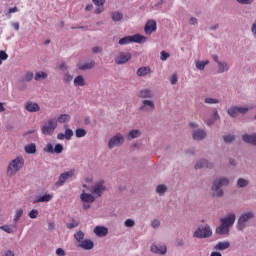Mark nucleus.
<instances>
[{
  "label": "nucleus",
  "mask_w": 256,
  "mask_h": 256,
  "mask_svg": "<svg viewBox=\"0 0 256 256\" xmlns=\"http://www.w3.org/2000/svg\"><path fill=\"white\" fill-rule=\"evenodd\" d=\"M131 43H138L139 45L147 43V37L141 34H134L132 36H125L118 41V45H129Z\"/></svg>",
  "instance_id": "5"
},
{
  "label": "nucleus",
  "mask_w": 256,
  "mask_h": 256,
  "mask_svg": "<svg viewBox=\"0 0 256 256\" xmlns=\"http://www.w3.org/2000/svg\"><path fill=\"white\" fill-rule=\"evenodd\" d=\"M153 71L151 70V67L149 66H142L137 69L136 75L137 77H147V75H151Z\"/></svg>",
  "instance_id": "24"
},
{
  "label": "nucleus",
  "mask_w": 256,
  "mask_h": 256,
  "mask_svg": "<svg viewBox=\"0 0 256 256\" xmlns=\"http://www.w3.org/2000/svg\"><path fill=\"white\" fill-rule=\"evenodd\" d=\"M74 238L77 241V243L81 244L82 242L85 241V233H83V231H78L74 234Z\"/></svg>",
  "instance_id": "40"
},
{
  "label": "nucleus",
  "mask_w": 256,
  "mask_h": 256,
  "mask_svg": "<svg viewBox=\"0 0 256 256\" xmlns=\"http://www.w3.org/2000/svg\"><path fill=\"white\" fill-rule=\"evenodd\" d=\"M24 151L27 155H35L37 153V145L35 143L27 144L24 147Z\"/></svg>",
  "instance_id": "32"
},
{
  "label": "nucleus",
  "mask_w": 256,
  "mask_h": 256,
  "mask_svg": "<svg viewBox=\"0 0 256 256\" xmlns=\"http://www.w3.org/2000/svg\"><path fill=\"white\" fill-rule=\"evenodd\" d=\"M48 74L46 72L40 71L37 72L34 76L35 81H43L45 79H47Z\"/></svg>",
  "instance_id": "41"
},
{
  "label": "nucleus",
  "mask_w": 256,
  "mask_h": 256,
  "mask_svg": "<svg viewBox=\"0 0 256 256\" xmlns=\"http://www.w3.org/2000/svg\"><path fill=\"white\" fill-rule=\"evenodd\" d=\"M224 143H233L235 141V135L233 134H226L223 136Z\"/></svg>",
  "instance_id": "46"
},
{
  "label": "nucleus",
  "mask_w": 256,
  "mask_h": 256,
  "mask_svg": "<svg viewBox=\"0 0 256 256\" xmlns=\"http://www.w3.org/2000/svg\"><path fill=\"white\" fill-rule=\"evenodd\" d=\"M62 81L63 83L69 84L71 81H73V74L70 72H66L62 75Z\"/></svg>",
  "instance_id": "42"
},
{
  "label": "nucleus",
  "mask_w": 256,
  "mask_h": 256,
  "mask_svg": "<svg viewBox=\"0 0 256 256\" xmlns=\"http://www.w3.org/2000/svg\"><path fill=\"white\" fill-rule=\"evenodd\" d=\"M195 169H215V163L207 160V159H200L195 164Z\"/></svg>",
  "instance_id": "17"
},
{
  "label": "nucleus",
  "mask_w": 256,
  "mask_h": 256,
  "mask_svg": "<svg viewBox=\"0 0 256 256\" xmlns=\"http://www.w3.org/2000/svg\"><path fill=\"white\" fill-rule=\"evenodd\" d=\"M139 111H141V113H151L155 111V101L151 99L142 100Z\"/></svg>",
  "instance_id": "12"
},
{
  "label": "nucleus",
  "mask_w": 256,
  "mask_h": 256,
  "mask_svg": "<svg viewBox=\"0 0 256 256\" xmlns=\"http://www.w3.org/2000/svg\"><path fill=\"white\" fill-rule=\"evenodd\" d=\"M0 229L1 231H4L5 233H15V231H17V225H3V226H0Z\"/></svg>",
  "instance_id": "34"
},
{
  "label": "nucleus",
  "mask_w": 256,
  "mask_h": 256,
  "mask_svg": "<svg viewBox=\"0 0 256 256\" xmlns=\"http://www.w3.org/2000/svg\"><path fill=\"white\" fill-rule=\"evenodd\" d=\"M21 217H23V208H18L14 214V223H18Z\"/></svg>",
  "instance_id": "44"
},
{
  "label": "nucleus",
  "mask_w": 256,
  "mask_h": 256,
  "mask_svg": "<svg viewBox=\"0 0 256 256\" xmlns=\"http://www.w3.org/2000/svg\"><path fill=\"white\" fill-rule=\"evenodd\" d=\"M57 118L48 119L47 123H45L41 127V131L43 135H53L55 133V129H57Z\"/></svg>",
  "instance_id": "9"
},
{
  "label": "nucleus",
  "mask_w": 256,
  "mask_h": 256,
  "mask_svg": "<svg viewBox=\"0 0 256 256\" xmlns=\"http://www.w3.org/2000/svg\"><path fill=\"white\" fill-rule=\"evenodd\" d=\"M80 249H84V251H91L95 247V243L92 240L85 239L81 244H78Z\"/></svg>",
  "instance_id": "26"
},
{
  "label": "nucleus",
  "mask_w": 256,
  "mask_h": 256,
  "mask_svg": "<svg viewBox=\"0 0 256 256\" xmlns=\"http://www.w3.org/2000/svg\"><path fill=\"white\" fill-rule=\"evenodd\" d=\"M138 97L140 99H143V101L145 99H153L154 97V94H153V91L149 88H144V89H141L138 93Z\"/></svg>",
  "instance_id": "22"
},
{
  "label": "nucleus",
  "mask_w": 256,
  "mask_h": 256,
  "mask_svg": "<svg viewBox=\"0 0 256 256\" xmlns=\"http://www.w3.org/2000/svg\"><path fill=\"white\" fill-rule=\"evenodd\" d=\"M242 141L244 143H248L249 145H253L254 147H256V133L243 134Z\"/></svg>",
  "instance_id": "23"
},
{
  "label": "nucleus",
  "mask_w": 256,
  "mask_h": 256,
  "mask_svg": "<svg viewBox=\"0 0 256 256\" xmlns=\"http://www.w3.org/2000/svg\"><path fill=\"white\" fill-rule=\"evenodd\" d=\"M75 173H77V170L75 168H72L66 172H63L59 175L58 180L55 182L56 187H63L69 179L75 177Z\"/></svg>",
  "instance_id": "7"
},
{
  "label": "nucleus",
  "mask_w": 256,
  "mask_h": 256,
  "mask_svg": "<svg viewBox=\"0 0 256 256\" xmlns=\"http://www.w3.org/2000/svg\"><path fill=\"white\" fill-rule=\"evenodd\" d=\"M94 233L97 235V237H106V235L109 233V229L105 226H96L94 228Z\"/></svg>",
  "instance_id": "28"
},
{
  "label": "nucleus",
  "mask_w": 256,
  "mask_h": 256,
  "mask_svg": "<svg viewBox=\"0 0 256 256\" xmlns=\"http://www.w3.org/2000/svg\"><path fill=\"white\" fill-rule=\"evenodd\" d=\"M125 144V136L121 132H117L108 141V149H115Z\"/></svg>",
  "instance_id": "8"
},
{
  "label": "nucleus",
  "mask_w": 256,
  "mask_h": 256,
  "mask_svg": "<svg viewBox=\"0 0 256 256\" xmlns=\"http://www.w3.org/2000/svg\"><path fill=\"white\" fill-rule=\"evenodd\" d=\"M236 185L238 189H245V187H249V180L245 178H239Z\"/></svg>",
  "instance_id": "35"
},
{
  "label": "nucleus",
  "mask_w": 256,
  "mask_h": 256,
  "mask_svg": "<svg viewBox=\"0 0 256 256\" xmlns=\"http://www.w3.org/2000/svg\"><path fill=\"white\" fill-rule=\"evenodd\" d=\"M227 114L229 115V117H232L233 119L238 117L239 116V111L237 109V106H231L230 108H228Z\"/></svg>",
  "instance_id": "38"
},
{
  "label": "nucleus",
  "mask_w": 256,
  "mask_h": 256,
  "mask_svg": "<svg viewBox=\"0 0 256 256\" xmlns=\"http://www.w3.org/2000/svg\"><path fill=\"white\" fill-rule=\"evenodd\" d=\"M33 77H35V75L33 74V72H27V73L23 76V81H26V82L33 81Z\"/></svg>",
  "instance_id": "51"
},
{
  "label": "nucleus",
  "mask_w": 256,
  "mask_h": 256,
  "mask_svg": "<svg viewBox=\"0 0 256 256\" xmlns=\"http://www.w3.org/2000/svg\"><path fill=\"white\" fill-rule=\"evenodd\" d=\"M150 251L152 253H155L156 255H167V246L165 245L157 246L155 244H152L150 247Z\"/></svg>",
  "instance_id": "20"
},
{
  "label": "nucleus",
  "mask_w": 256,
  "mask_h": 256,
  "mask_svg": "<svg viewBox=\"0 0 256 256\" xmlns=\"http://www.w3.org/2000/svg\"><path fill=\"white\" fill-rule=\"evenodd\" d=\"M169 57H171V54H170L169 52H167V51H165V50H162V51L160 52V59H161L162 61H167V59H169Z\"/></svg>",
  "instance_id": "49"
},
{
  "label": "nucleus",
  "mask_w": 256,
  "mask_h": 256,
  "mask_svg": "<svg viewBox=\"0 0 256 256\" xmlns=\"http://www.w3.org/2000/svg\"><path fill=\"white\" fill-rule=\"evenodd\" d=\"M75 135L77 139H81V137H85V135H87V130L83 128H77L75 131Z\"/></svg>",
  "instance_id": "45"
},
{
  "label": "nucleus",
  "mask_w": 256,
  "mask_h": 256,
  "mask_svg": "<svg viewBox=\"0 0 256 256\" xmlns=\"http://www.w3.org/2000/svg\"><path fill=\"white\" fill-rule=\"evenodd\" d=\"M195 65H196V69H198L199 71H205V67L209 65V60H205V61L196 60Z\"/></svg>",
  "instance_id": "36"
},
{
  "label": "nucleus",
  "mask_w": 256,
  "mask_h": 256,
  "mask_svg": "<svg viewBox=\"0 0 256 256\" xmlns=\"http://www.w3.org/2000/svg\"><path fill=\"white\" fill-rule=\"evenodd\" d=\"M175 244L176 247H183L185 245V240L183 238L177 239Z\"/></svg>",
  "instance_id": "60"
},
{
  "label": "nucleus",
  "mask_w": 256,
  "mask_h": 256,
  "mask_svg": "<svg viewBox=\"0 0 256 256\" xmlns=\"http://www.w3.org/2000/svg\"><path fill=\"white\" fill-rule=\"evenodd\" d=\"M212 183L218 188L223 189V187H229L231 185V179L227 176H220L215 178Z\"/></svg>",
  "instance_id": "13"
},
{
  "label": "nucleus",
  "mask_w": 256,
  "mask_h": 256,
  "mask_svg": "<svg viewBox=\"0 0 256 256\" xmlns=\"http://www.w3.org/2000/svg\"><path fill=\"white\" fill-rule=\"evenodd\" d=\"M64 147L63 144H56L53 147V144L47 143L46 146L43 148L44 153H50L51 155H61L63 153Z\"/></svg>",
  "instance_id": "11"
},
{
  "label": "nucleus",
  "mask_w": 256,
  "mask_h": 256,
  "mask_svg": "<svg viewBox=\"0 0 256 256\" xmlns=\"http://www.w3.org/2000/svg\"><path fill=\"white\" fill-rule=\"evenodd\" d=\"M230 247H231V243L229 241H222V242H218L214 246V250L215 251H225V250L229 249Z\"/></svg>",
  "instance_id": "30"
},
{
  "label": "nucleus",
  "mask_w": 256,
  "mask_h": 256,
  "mask_svg": "<svg viewBox=\"0 0 256 256\" xmlns=\"http://www.w3.org/2000/svg\"><path fill=\"white\" fill-rule=\"evenodd\" d=\"M74 87H85V77L83 75H78L74 78Z\"/></svg>",
  "instance_id": "33"
},
{
  "label": "nucleus",
  "mask_w": 256,
  "mask_h": 256,
  "mask_svg": "<svg viewBox=\"0 0 256 256\" xmlns=\"http://www.w3.org/2000/svg\"><path fill=\"white\" fill-rule=\"evenodd\" d=\"M251 33H252V37H254V39H256V20L252 23Z\"/></svg>",
  "instance_id": "58"
},
{
  "label": "nucleus",
  "mask_w": 256,
  "mask_h": 256,
  "mask_svg": "<svg viewBox=\"0 0 256 256\" xmlns=\"http://www.w3.org/2000/svg\"><path fill=\"white\" fill-rule=\"evenodd\" d=\"M133 55L130 52H119L114 58V63L116 65H125L131 61Z\"/></svg>",
  "instance_id": "10"
},
{
  "label": "nucleus",
  "mask_w": 256,
  "mask_h": 256,
  "mask_svg": "<svg viewBox=\"0 0 256 256\" xmlns=\"http://www.w3.org/2000/svg\"><path fill=\"white\" fill-rule=\"evenodd\" d=\"M93 67H95V61H89V62H79L77 64V68L80 71H87L89 69H93Z\"/></svg>",
  "instance_id": "25"
},
{
  "label": "nucleus",
  "mask_w": 256,
  "mask_h": 256,
  "mask_svg": "<svg viewBox=\"0 0 256 256\" xmlns=\"http://www.w3.org/2000/svg\"><path fill=\"white\" fill-rule=\"evenodd\" d=\"M7 59H9V55H7L5 51L1 50L0 51V61H7Z\"/></svg>",
  "instance_id": "57"
},
{
  "label": "nucleus",
  "mask_w": 256,
  "mask_h": 256,
  "mask_svg": "<svg viewBox=\"0 0 256 256\" xmlns=\"http://www.w3.org/2000/svg\"><path fill=\"white\" fill-rule=\"evenodd\" d=\"M96 7H104L106 0H92Z\"/></svg>",
  "instance_id": "56"
},
{
  "label": "nucleus",
  "mask_w": 256,
  "mask_h": 256,
  "mask_svg": "<svg viewBox=\"0 0 256 256\" xmlns=\"http://www.w3.org/2000/svg\"><path fill=\"white\" fill-rule=\"evenodd\" d=\"M12 13H19V8L17 6L13 7V8H9L8 10V17L11 16Z\"/></svg>",
  "instance_id": "59"
},
{
  "label": "nucleus",
  "mask_w": 256,
  "mask_h": 256,
  "mask_svg": "<svg viewBox=\"0 0 256 256\" xmlns=\"http://www.w3.org/2000/svg\"><path fill=\"white\" fill-rule=\"evenodd\" d=\"M57 123H69L71 121V115L69 114H61L56 118Z\"/></svg>",
  "instance_id": "39"
},
{
  "label": "nucleus",
  "mask_w": 256,
  "mask_h": 256,
  "mask_svg": "<svg viewBox=\"0 0 256 256\" xmlns=\"http://www.w3.org/2000/svg\"><path fill=\"white\" fill-rule=\"evenodd\" d=\"M58 69H59L60 71L65 72V71H67V70L69 69V66H68L67 63H65V62H61V63L58 65Z\"/></svg>",
  "instance_id": "54"
},
{
  "label": "nucleus",
  "mask_w": 256,
  "mask_h": 256,
  "mask_svg": "<svg viewBox=\"0 0 256 256\" xmlns=\"http://www.w3.org/2000/svg\"><path fill=\"white\" fill-rule=\"evenodd\" d=\"M82 187L87 189L89 193H86L85 190L80 194V200L82 201L83 209H91V204L95 203L99 197H103L105 191H107V185L105 180L96 181L91 187L87 184H83Z\"/></svg>",
  "instance_id": "1"
},
{
  "label": "nucleus",
  "mask_w": 256,
  "mask_h": 256,
  "mask_svg": "<svg viewBox=\"0 0 256 256\" xmlns=\"http://www.w3.org/2000/svg\"><path fill=\"white\" fill-rule=\"evenodd\" d=\"M210 119H213L214 122L219 121V119H221V116L219 115V111H217V108L213 109V113Z\"/></svg>",
  "instance_id": "48"
},
{
  "label": "nucleus",
  "mask_w": 256,
  "mask_h": 256,
  "mask_svg": "<svg viewBox=\"0 0 256 256\" xmlns=\"http://www.w3.org/2000/svg\"><path fill=\"white\" fill-rule=\"evenodd\" d=\"M28 216L30 217V219H37V217H39V210L37 209H32L29 213Z\"/></svg>",
  "instance_id": "50"
},
{
  "label": "nucleus",
  "mask_w": 256,
  "mask_h": 256,
  "mask_svg": "<svg viewBox=\"0 0 256 256\" xmlns=\"http://www.w3.org/2000/svg\"><path fill=\"white\" fill-rule=\"evenodd\" d=\"M51 199H53V195L44 194L42 196L36 197L35 200L33 201V203H49V201H51Z\"/></svg>",
  "instance_id": "31"
},
{
  "label": "nucleus",
  "mask_w": 256,
  "mask_h": 256,
  "mask_svg": "<svg viewBox=\"0 0 256 256\" xmlns=\"http://www.w3.org/2000/svg\"><path fill=\"white\" fill-rule=\"evenodd\" d=\"M93 53H103V47L101 46H95L92 48Z\"/></svg>",
  "instance_id": "61"
},
{
  "label": "nucleus",
  "mask_w": 256,
  "mask_h": 256,
  "mask_svg": "<svg viewBox=\"0 0 256 256\" xmlns=\"http://www.w3.org/2000/svg\"><path fill=\"white\" fill-rule=\"evenodd\" d=\"M209 237H213V229L209 224L199 226L193 233L194 239H209Z\"/></svg>",
  "instance_id": "6"
},
{
  "label": "nucleus",
  "mask_w": 256,
  "mask_h": 256,
  "mask_svg": "<svg viewBox=\"0 0 256 256\" xmlns=\"http://www.w3.org/2000/svg\"><path fill=\"white\" fill-rule=\"evenodd\" d=\"M197 23H199V20H197V18L191 17V18L189 19V24H190V25H197Z\"/></svg>",
  "instance_id": "64"
},
{
  "label": "nucleus",
  "mask_w": 256,
  "mask_h": 256,
  "mask_svg": "<svg viewBox=\"0 0 256 256\" xmlns=\"http://www.w3.org/2000/svg\"><path fill=\"white\" fill-rule=\"evenodd\" d=\"M141 135H142L141 130L132 129L127 133L126 139L128 141H133V139H139V137H141Z\"/></svg>",
  "instance_id": "27"
},
{
  "label": "nucleus",
  "mask_w": 256,
  "mask_h": 256,
  "mask_svg": "<svg viewBox=\"0 0 256 256\" xmlns=\"http://www.w3.org/2000/svg\"><path fill=\"white\" fill-rule=\"evenodd\" d=\"M24 109L28 111V113H39L41 106H39L37 102L28 101L25 103Z\"/></svg>",
  "instance_id": "18"
},
{
  "label": "nucleus",
  "mask_w": 256,
  "mask_h": 256,
  "mask_svg": "<svg viewBox=\"0 0 256 256\" xmlns=\"http://www.w3.org/2000/svg\"><path fill=\"white\" fill-rule=\"evenodd\" d=\"M111 19L115 23H117L119 21H123V13H121L119 11H114V12L111 13Z\"/></svg>",
  "instance_id": "37"
},
{
  "label": "nucleus",
  "mask_w": 256,
  "mask_h": 256,
  "mask_svg": "<svg viewBox=\"0 0 256 256\" xmlns=\"http://www.w3.org/2000/svg\"><path fill=\"white\" fill-rule=\"evenodd\" d=\"M252 219H255V212L251 210L245 211L240 214L237 222V230L243 231V229L247 227V224L249 223V221H252Z\"/></svg>",
  "instance_id": "4"
},
{
  "label": "nucleus",
  "mask_w": 256,
  "mask_h": 256,
  "mask_svg": "<svg viewBox=\"0 0 256 256\" xmlns=\"http://www.w3.org/2000/svg\"><path fill=\"white\" fill-rule=\"evenodd\" d=\"M125 227H135V220L126 219L124 222Z\"/></svg>",
  "instance_id": "53"
},
{
  "label": "nucleus",
  "mask_w": 256,
  "mask_h": 256,
  "mask_svg": "<svg viewBox=\"0 0 256 256\" xmlns=\"http://www.w3.org/2000/svg\"><path fill=\"white\" fill-rule=\"evenodd\" d=\"M151 227L152 229H159V227H161V221H159L158 219L152 220Z\"/></svg>",
  "instance_id": "52"
},
{
  "label": "nucleus",
  "mask_w": 256,
  "mask_h": 256,
  "mask_svg": "<svg viewBox=\"0 0 256 256\" xmlns=\"http://www.w3.org/2000/svg\"><path fill=\"white\" fill-rule=\"evenodd\" d=\"M64 129H65L64 133L57 134V139L59 141H63L64 139H66V141H71V139L74 135L73 130L71 128H69V125H64Z\"/></svg>",
  "instance_id": "15"
},
{
  "label": "nucleus",
  "mask_w": 256,
  "mask_h": 256,
  "mask_svg": "<svg viewBox=\"0 0 256 256\" xmlns=\"http://www.w3.org/2000/svg\"><path fill=\"white\" fill-rule=\"evenodd\" d=\"M211 192L212 197H216V199L225 197V190H223V188H219V186L215 185L213 182L211 185Z\"/></svg>",
  "instance_id": "19"
},
{
  "label": "nucleus",
  "mask_w": 256,
  "mask_h": 256,
  "mask_svg": "<svg viewBox=\"0 0 256 256\" xmlns=\"http://www.w3.org/2000/svg\"><path fill=\"white\" fill-rule=\"evenodd\" d=\"M56 255L65 256V250H63V248L56 249Z\"/></svg>",
  "instance_id": "63"
},
{
  "label": "nucleus",
  "mask_w": 256,
  "mask_h": 256,
  "mask_svg": "<svg viewBox=\"0 0 256 256\" xmlns=\"http://www.w3.org/2000/svg\"><path fill=\"white\" fill-rule=\"evenodd\" d=\"M238 109V115H245L246 113L249 112V107L247 106H237Z\"/></svg>",
  "instance_id": "47"
},
{
  "label": "nucleus",
  "mask_w": 256,
  "mask_h": 256,
  "mask_svg": "<svg viewBox=\"0 0 256 256\" xmlns=\"http://www.w3.org/2000/svg\"><path fill=\"white\" fill-rule=\"evenodd\" d=\"M157 31V21L150 19L144 26L145 35H153Z\"/></svg>",
  "instance_id": "14"
},
{
  "label": "nucleus",
  "mask_w": 256,
  "mask_h": 256,
  "mask_svg": "<svg viewBox=\"0 0 256 256\" xmlns=\"http://www.w3.org/2000/svg\"><path fill=\"white\" fill-rule=\"evenodd\" d=\"M231 69V65L227 63V61H220L217 64V73L221 75L223 73H227Z\"/></svg>",
  "instance_id": "21"
},
{
  "label": "nucleus",
  "mask_w": 256,
  "mask_h": 256,
  "mask_svg": "<svg viewBox=\"0 0 256 256\" xmlns=\"http://www.w3.org/2000/svg\"><path fill=\"white\" fill-rule=\"evenodd\" d=\"M204 103H206V105H219L220 101L217 98L206 97Z\"/></svg>",
  "instance_id": "43"
},
{
  "label": "nucleus",
  "mask_w": 256,
  "mask_h": 256,
  "mask_svg": "<svg viewBox=\"0 0 256 256\" xmlns=\"http://www.w3.org/2000/svg\"><path fill=\"white\" fill-rule=\"evenodd\" d=\"M177 81H178L177 74L172 75L170 79L171 85H177Z\"/></svg>",
  "instance_id": "62"
},
{
  "label": "nucleus",
  "mask_w": 256,
  "mask_h": 256,
  "mask_svg": "<svg viewBox=\"0 0 256 256\" xmlns=\"http://www.w3.org/2000/svg\"><path fill=\"white\" fill-rule=\"evenodd\" d=\"M169 191V187L165 184H159L155 188V193L159 195V197H165L166 193Z\"/></svg>",
  "instance_id": "29"
},
{
  "label": "nucleus",
  "mask_w": 256,
  "mask_h": 256,
  "mask_svg": "<svg viewBox=\"0 0 256 256\" xmlns=\"http://www.w3.org/2000/svg\"><path fill=\"white\" fill-rule=\"evenodd\" d=\"M192 138L194 141H203L207 139V131L203 128H197L192 131Z\"/></svg>",
  "instance_id": "16"
},
{
  "label": "nucleus",
  "mask_w": 256,
  "mask_h": 256,
  "mask_svg": "<svg viewBox=\"0 0 256 256\" xmlns=\"http://www.w3.org/2000/svg\"><path fill=\"white\" fill-rule=\"evenodd\" d=\"M25 167V158L23 156H17L12 159L6 168L7 177H15Z\"/></svg>",
  "instance_id": "3"
},
{
  "label": "nucleus",
  "mask_w": 256,
  "mask_h": 256,
  "mask_svg": "<svg viewBox=\"0 0 256 256\" xmlns=\"http://www.w3.org/2000/svg\"><path fill=\"white\" fill-rule=\"evenodd\" d=\"M235 219H237V215L233 212L220 219V225L215 229L216 235H229L231 227L235 225Z\"/></svg>",
  "instance_id": "2"
},
{
  "label": "nucleus",
  "mask_w": 256,
  "mask_h": 256,
  "mask_svg": "<svg viewBox=\"0 0 256 256\" xmlns=\"http://www.w3.org/2000/svg\"><path fill=\"white\" fill-rule=\"evenodd\" d=\"M239 5H253L255 0H236Z\"/></svg>",
  "instance_id": "55"
}]
</instances>
